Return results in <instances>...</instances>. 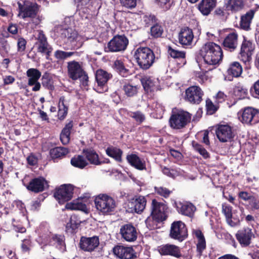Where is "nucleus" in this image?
I'll return each instance as SVG.
<instances>
[{
  "label": "nucleus",
  "mask_w": 259,
  "mask_h": 259,
  "mask_svg": "<svg viewBox=\"0 0 259 259\" xmlns=\"http://www.w3.org/2000/svg\"><path fill=\"white\" fill-rule=\"evenodd\" d=\"M141 82L147 92H154L161 89L159 80L157 78L146 76L141 79Z\"/></svg>",
  "instance_id": "nucleus-22"
},
{
  "label": "nucleus",
  "mask_w": 259,
  "mask_h": 259,
  "mask_svg": "<svg viewBox=\"0 0 259 259\" xmlns=\"http://www.w3.org/2000/svg\"><path fill=\"white\" fill-rule=\"evenodd\" d=\"M37 33L36 45L47 42V38L42 30H38Z\"/></svg>",
  "instance_id": "nucleus-59"
},
{
  "label": "nucleus",
  "mask_w": 259,
  "mask_h": 259,
  "mask_svg": "<svg viewBox=\"0 0 259 259\" xmlns=\"http://www.w3.org/2000/svg\"><path fill=\"white\" fill-rule=\"evenodd\" d=\"M238 45V35L236 32H233L228 34L223 41L224 47L233 51L235 50Z\"/></svg>",
  "instance_id": "nucleus-30"
},
{
  "label": "nucleus",
  "mask_w": 259,
  "mask_h": 259,
  "mask_svg": "<svg viewBox=\"0 0 259 259\" xmlns=\"http://www.w3.org/2000/svg\"><path fill=\"white\" fill-rule=\"evenodd\" d=\"M215 134L221 142H229L234 136L231 127L228 125H220L216 130Z\"/></svg>",
  "instance_id": "nucleus-16"
},
{
  "label": "nucleus",
  "mask_w": 259,
  "mask_h": 259,
  "mask_svg": "<svg viewBox=\"0 0 259 259\" xmlns=\"http://www.w3.org/2000/svg\"><path fill=\"white\" fill-rule=\"evenodd\" d=\"M126 159L128 163L137 169L143 170L146 169L145 160L137 154L132 153L126 155Z\"/></svg>",
  "instance_id": "nucleus-27"
},
{
  "label": "nucleus",
  "mask_w": 259,
  "mask_h": 259,
  "mask_svg": "<svg viewBox=\"0 0 259 259\" xmlns=\"http://www.w3.org/2000/svg\"><path fill=\"white\" fill-rule=\"evenodd\" d=\"M203 92L198 86L193 85L188 88L185 91V100L193 104H199L202 99Z\"/></svg>",
  "instance_id": "nucleus-10"
},
{
  "label": "nucleus",
  "mask_w": 259,
  "mask_h": 259,
  "mask_svg": "<svg viewBox=\"0 0 259 259\" xmlns=\"http://www.w3.org/2000/svg\"><path fill=\"white\" fill-rule=\"evenodd\" d=\"M48 186L47 182L42 177L32 179L29 183L27 188L32 192L38 193L44 190Z\"/></svg>",
  "instance_id": "nucleus-26"
},
{
  "label": "nucleus",
  "mask_w": 259,
  "mask_h": 259,
  "mask_svg": "<svg viewBox=\"0 0 259 259\" xmlns=\"http://www.w3.org/2000/svg\"><path fill=\"white\" fill-rule=\"evenodd\" d=\"M128 44V39L124 35L115 36L105 48L107 52H117L124 51Z\"/></svg>",
  "instance_id": "nucleus-6"
},
{
  "label": "nucleus",
  "mask_w": 259,
  "mask_h": 259,
  "mask_svg": "<svg viewBox=\"0 0 259 259\" xmlns=\"http://www.w3.org/2000/svg\"><path fill=\"white\" fill-rule=\"evenodd\" d=\"M158 250L163 255H171L177 257L181 256L180 248L173 244H166L158 247Z\"/></svg>",
  "instance_id": "nucleus-25"
},
{
  "label": "nucleus",
  "mask_w": 259,
  "mask_h": 259,
  "mask_svg": "<svg viewBox=\"0 0 259 259\" xmlns=\"http://www.w3.org/2000/svg\"><path fill=\"white\" fill-rule=\"evenodd\" d=\"M78 78L80 79L82 85L86 87L88 85L89 77L84 70L83 73L79 75Z\"/></svg>",
  "instance_id": "nucleus-63"
},
{
  "label": "nucleus",
  "mask_w": 259,
  "mask_h": 259,
  "mask_svg": "<svg viewBox=\"0 0 259 259\" xmlns=\"http://www.w3.org/2000/svg\"><path fill=\"white\" fill-rule=\"evenodd\" d=\"M106 153L108 156L114 158L116 161H122V151L121 149L116 147H110L106 149Z\"/></svg>",
  "instance_id": "nucleus-40"
},
{
  "label": "nucleus",
  "mask_w": 259,
  "mask_h": 259,
  "mask_svg": "<svg viewBox=\"0 0 259 259\" xmlns=\"http://www.w3.org/2000/svg\"><path fill=\"white\" fill-rule=\"evenodd\" d=\"M168 53L169 55L174 58L175 59H182L184 60L183 64L186 63L185 58L186 57V53L184 51H180L177 49H173L171 47H168Z\"/></svg>",
  "instance_id": "nucleus-48"
},
{
  "label": "nucleus",
  "mask_w": 259,
  "mask_h": 259,
  "mask_svg": "<svg viewBox=\"0 0 259 259\" xmlns=\"http://www.w3.org/2000/svg\"><path fill=\"white\" fill-rule=\"evenodd\" d=\"M130 117L134 118L135 121L139 123H141L145 120V115L140 111H136L134 112H131L129 114Z\"/></svg>",
  "instance_id": "nucleus-57"
},
{
  "label": "nucleus",
  "mask_w": 259,
  "mask_h": 259,
  "mask_svg": "<svg viewBox=\"0 0 259 259\" xmlns=\"http://www.w3.org/2000/svg\"><path fill=\"white\" fill-rule=\"evenodd\" d=\"M215 0H202L198 7L203 15H207L215 7Z\"/></svg>",
  "instance_id": "nucleus-33"
},
{
  "label": "nucleus",
  "mask_w": 259,
  "mask_h": 259,
  "mask_svg": "<svg viewBox=\"0 0 259 259\" xmlns=\"http://www.w3.org/2000/svg\"><path fill=\"white\" fill-rule=\"evenodd\" d=\"M69 152L68 149L65 147H57L50 150V154L52 159L61 158Z\"/></svg>",
  "instance_id": "nucleus-39"
},
{
  "label": "nucleus",
  "mask_w": 259,
  "mask_h": 259,
  "mask_svg": "<svg viewBox=\"0 0 259 259\" xmlns=\"http://www.w3.org/2000/svg\"><path fill=\"white\" fill-rule=\"evenodd\" d=\"M177 209L182 215L191 218L196 210V207L190 202H179L177 205Z\"/></svg>",
  "instance_id": "nucleus-29"
},
{
  "label": "nucleus",
  "mask_w": 259,
  "mask_h": 259,
  "mask_svg": "<svg viewBox=\"0 0 259 259\" xmlns=\"http://www.w3.org/2000/svg\"><path fill=\"white\" fill-rule=\"evenodd\" d=\"M150 107L157 115V118H161L164 111V107L157 102H153Z\"/></svg>",
  "instance_id": "nucleus-50"
},
{
  "label": "nucleus",
  "mask_w": 259,
  "mask_h": 259,
  "mask_svg": "<svg viewBox=\"0 0 259 259\" xmlns=\"http://www.w3.org/2000/svg\"><path fill=\"white\" fill-rule=\"evenodd\" d=\"M67 68L68 76L73 80L78 79L83 71L81 64L74 60L67 62Z\"/></svg>",
  "instance_id": "nucleus-20"
},
{
  "label": "nucleus",
  "mask_w": 259,
  "mask_h": 259,
  "mask_svg": "<svg viewBox=\"0 0 259 259\" xmlns=\"http://www.w3.org/2000/svg\"><path fill=\"white\" fill-rule=\"evenodd\" d=\"M114 254L120 259H133L137 257L132 247L116 245L113 248Z\"/></svg>",
  "instance_id": "nucleus-13"
},
{
  "label": "nucleus",
  "mask_w": 259,
  "mask_h": 259,
  "mask_svg": "<svg viewBox=\"0 0 259 259\" xmlns=\"http://www.w3.org/2000/svg\"><path fill=\"white\" fill-rule=\"evenodd\" d=\"M239 120L244 123L253 124L259 122V111L252 107L245 108L238 113Z\"/></svg>",
  "instance_id": "nucleus-7"
},
{
  "label": "nucleus",
  "mask_w": 259,
  "mask_h": 259,
  "mask_svg": "<svg viewBox=\"0 0 259 259\" xmlns=\"http://www.w3.org/2000/svg\"><path fill=\"white\" fill-rule=\"evenodd\" d=\"M36 45L37 46L38 52L46 54L47 56V58L48 59L53 51V48L48 44V41Z\"/></svg>",
  "instance_id": "nucleus-47"
},
{
  "label": "nucleus",
  "mask_w": 259,
  "mask_h": 259,
  "mask_svg": "<svg viewBox=\"0 0 259 259\" xmlns=\"http://www.w3.org/2000/svg\"><path fill=\"white\" fill-rule=\"evenodd\" d=\"M123 90L124 94L128 97H133L136 95L138 92L137 86L133 85L131 84H125L123 87Z\"/></svg>",
  "instance_id": "nucleus-49"
},
{
  "label": "nucleus",
  "mask_w": 259,
  "mask_h": 259,
  "mask_svg": "<svg viewBox=\"0 0 259 259\" xmlns=\"http://www.w3.org/2000/svg\"><path fill=\"white\" fill-rule=\"evenodd\" d=\"M169 235L172 239L183 241L187 236V230L184 223L180 221L174 222L171 225Z\"/></svg>",
  "instance_id": "nucleus-9"
},
{
  "label": "nucleus",
  "mask_w": 259,
  "mask_h": 259,
  "mask_svg": "<svg viewBox=\"0 0 259 259\" xmlns=\"http://www.w3.org/2000/svg\"><path fill=\"white\" fill-rule=\"evenodd\" d=\"M114 68L123 77H127L129 75V70L125 68L123 62L120 60L115 61Z\"/></svg>",
  "instance_id": "nucleus-46"
},
{
  "label": "nucleus",
  "mask_w": 259,
  "mask_h": 259,
  "mask_svg": "<svg viewBox=\"0 0 259 259\" xmlns=\"http://www.w3.org/2000/svg\"><path fill=\"white\" fill-rule=\"evenodd\" d=\"M146 198L143 196H135L128 203L131 211L138 213L143 212L146 205Z\"/></svg>",
  "instance_id": "nucleus-23"
},
{
  "label": "nucleus",
  "mask_w": 259,
  "mask_h": 259,
  "mask_svg": "<svg viewBox=\"0 0 259 259\" xmlns=\"http://www.w3.org/2000/svg\"><path fill=\"white\" fill-rule=\"evenodd\" d=\"M238 196L241 199L248 201L253 195L246 191H241L239 193Z\"/></svg>",
  "instance_id": "nucleus-62"
},
{
  "label": "nucleus",
  "mask_w": 259,
  "mask_h": 259,
  "mask_svg": "<svg viewBox=\"0 0 259 259\" xmlns=\"http://www.w3.org/2000/svg\"><path fill=\"white\" fill-rule=\"evenodd\" d=\"M195 235L198 239V243L197 244V250L198 252L199 255H201L202 251L205 249L206 242L204 237L200 230H196Z\"/></svg>",
  "instance_id": "nucleus-41"
},
{
  "label": "nucleus",
  "mask_w": 259,
  "mask_h": 259,
  "mask_svg": "<svg viewBox=\"0 0 259 259\" xmlns=\"http://www.w3.org/2000/svg\"><path fill=\"white\" fill-rule=\"evenodd\" d=\"M121 238L127 242H134L137 238V231L135 227L130 224L123 225L120 229Z\"/></svg>",
  "instance_id": "nucleus-17"
},
{
  "label": "nucleus",
  "mask_w": 259,
  "mask_h": 259,
  "mask_svg": "<svg viewBox=\"0 0 259 259\" xmlns=\"http://www.w3.org/2000/svg\"><path fill=\"white\" fill-rule=\"evenodd\" d=\"M82 222L77 215L73 214L70 217L69 222L66 225V229L70 233H73L78 228Z\"/></svg>",
  "instance_id": "nucleus-38"
},
{
  "label": "nucleus",
  "mask_w": 259,
  "mask_h": 259,
  "mask_svg": "<svg viewBox=\"0 0 259 259\" xmlns=\"http://www.w3.org/2000/svg\"><path fill=\"white\" fill-rule=\"evenodd\" d=\"M65 208L70 210H80L85 211L87 210L86 205L83 202L82 199H78L72 202L67 203Z\"/></svg>",
  "instance_id": "nucleus-37"
},
{
  "label": "nucleus",
  "mask_w": 259,
  "mask_h": 259,
  "mask_svg": "<svg viewBox=\"0 0 259 259\" xmlns=\"http://www.w3.org/2000/svg\"><path fill=\"white\" fill-rule=\"evenodd\" d=\"M73 189V186L70 184L63 185L56 189L54 197L59 203H64L72 198Z\"/></svg>",
  "instance_id": "nucleus-8"
},
{
  "label": "nucleus",
  "mask_w": 259,
  "mask_h": 259,
  "mask_svg": "<svg viewBox=\"0 0 259 259\" xmlns=\"http://www.w3.org/2000/svg\"><path fill=\"white\" fill-rule=\"evenodd\" d=\"M55 31L60 35L61 38L64 39V41L67 40L68 42H72L77 37V33L76 31L71 28L68 27L66 25H60L56 27Z\"/></svg>",
  "instance_id": "nucleus-15"
},
{
  "label": "nucleus",
  "mask_w": 259,
  "mask_h": 259,
  "mask_svg": "<svg viewBox=\"0 0 259 259\" xmlns=\"http://www.w3.org/2000/svg\"><path fill=\"white\" fill-rule=\"evenodd\" d=\"M71 164L74 167L83 168L88 164V162L83 156L78 155L71 158Z\"/></svg>",
  "instance_id": "nucleus-44"
},
{
  "label": "nucleus",
  "mask_w": 259,
  "mask_h": 259,
  "mask_svg": "<svg viewBox=\"0 0 259 259\" xmlns=\"http://www.w3.org/2000/svg\"><path fill=\"white\" fill-rule=\"evenodd\" d=\"M156 4L164 11L169 10L173 4V0H155Z\"/></svg>",
  "instance_id": "nucleus-54"
},
{
  "label": "nucleus",
  "mask_w": 259,
  "mask_h": 259,
  "mask_svg": "<svg viewBox=\"0 0 259 259\" xmlns=\"http://www.w3.org/2000/svg\"><path fill=\"white\" fill-rule=\"evenodd\" d=\"M41 80L44 87L48 89H52L53 87V80L49 73H45L42 76Z\"/></svg>",
  "instance_id": "nucleus-53"
},
{
  "label": "nucleus",
  "mask_w": 259,
  "mask_h": 259,
  "mask_svg": "<svg viewBox=\"0 0 259 259\" xmlns=\"http://www.w3.org/2000/svg\"><path fill=\"white\" fill-rule=\"evenodd\" d=\"M234 94L238 99H242L247 95V90L241 85H237L234 89Z\"/></svg>",
  "instance_id": "nucleus-52"
},
{
  "label": "nucleus",
  "mask_w": 259,
  "mask_h": 259,
  "mask_svg": "<svg viewBox=\"0 0 259 259\" xmlns=\"http://www.w3.org/2000/svg\"><path fill=\"white\" fill-rule=\"evenodd\" d=\"M134 57L140 68L147 70L155 61V55L153 52L148 47H139L134 53Z\"/></svg>",
  "instance_id": "nucleus-2"
},
{
  "label": "nucleus",
  "mask_w": 259,
  "mask_h": 259,
  "mask_svg": "<svg viewBox=\"0 0 259 259\" xmlns=\"http://www.w3.org/2000/svg\"><path fill=\"white\" fill-rule=\"evenodd\" d=\"M191 114L183 110L178 112H172L169 119L170 126L175 130H180L184 128L191 121Z\"/></svg>",
  "instance_id": "nucleus-4"
},
{
  "label": "nucleus",
  "mask_w": 259,
  "mask_h": 259,
  "mask_svg": "<svg viewBox=\"0 0 259 259\" xmlns=\"http://www.w3.org/2000/svg\"><path fill=\"white\" fill-rule=\"evenodd\" d=\"M84 153L90 163L99 165L101 164V162L100 161L99 158L98 154L94 150H87L84 151Z\"/></svg>",
  "instance_id": "nucleus-42"
},
{
  "label": "nucleus",
  "mask_w": 259,
  "mask_h": 259,
  "mask_svg": "<svg viewBox=\"0 0 259 259\" xmlns=\"http://www.w3.org/2000/svg\"><path fill=\"white\" fill-rule=\"evenodd\" d=\"M95 203L97 209L104 215L112 214L117 205L115 199L106 194H101L97 196Z\"/></svg>",
  "instance_id": "nucleus-3"
},
{
  "label": "nucleus",
  "mask_w": 259,
  "mask_h": 259,
  "mask_svg": "<svg viewBox=\"0 0 259 259\" xmlns=\"http://www.w3.org/2000/svg\"><path fill=\"white\" fill-rule=\"evenodd\" d=\"M166 206L164 204L158 202L155 199L152 200L151 215L156 220L162 221L166 219Z\"/></svg>",
  "instance_id": "nucleus-18"
},
{
  "label": "nucleus",
  "mask_w": 259,
  "mask_h": 259,
  "mask_svg": "<svg viewBox=\"0 0 259 259\" xmlns=\"http://www.w3.org/2000/svg\"><path fill=\"white\" fill-rule=\"evenodd\" d=\"M253 235L252 230L247 227L238 231L236 237L242 246L246 247L250 244Z\"/></svg>",
  "instance_id": "nucleus-19"
},
{
  "label": "nucleus",
  "mask_w": 259,
  "mask_h": 259,
  "mask_svg": "<svg viewBox=\"0 0 259 259\" xmlns=\"http://www.w3.org/2000/svg\"><path fill=\"white\" fill-rule=\"evenodd\" d=\"M254 14V11L250 10L241 18L240 27L245 30H248L250 29V25L251 20Z\"/></svg>",
  "instance_id": "nucleus-34"
},
{
  "label": "nucleus",
  "mask_w": 259,
  "mask_h": 259,
  "mask_svg": "<svg viewBox=\"0 0 259 259\" xmlns=\"http://www.w3.org/2000/svg\"><path fill=\"white\" fill-rule=\"evenodd\" d=\"M73 127L72 121H69L66 124L60 134V140L63 144L65 145L69 143L70 140V132Z\"/></svg>",
  "instance_id": "nucleus-35"
},
{
  "label": "nucleus",
  "mask_w": 259,
  "mask_h": 259,
  "mask_svg": "<svg viewBox=\"0 0 259 259\" xmlns=\"http://www.w3.org/2000/svg\"><path fill=\"white\" fill-rule=\"evenodd\" d=\"M206 106L207 110L211 113H214L217 110V108L214 106L211 100L208 99L206 101Z\"/></svg>",
  "instance_id": "nucleus-64"
},
{
  "label": "nucleus",
  "mask_w": 259,
  "mask_h": 259,
  "mask_svg": "<svg viewBox=\"0 0 259 259\" xmlns=\"http://www.w3.org/2000/svg\"><path fill=\"white\" fill-rule=\"evenodd\" d=\"M192 145L194 149L199 152L200 154L203 157V158H207L209 157V153L201 145L195 142H192Z\"/></svg>",
  "instance_id": "nucleus-55"
},
{
  "label": "nucleus",
  "mask_w": 259,
  "mask_h": 259,
  "mask_svg": "<svg viewBox=\"0 0 259 259\" xmlns=\"http://www.w3.org/2000/svg\"><path fill=\"white\" fill-rule=\"evenodd\" d=\"M19 14L18 16L22 19L26 18H34L37 15L39 10V6L35 3L29 1H25L23 3L18 2Z\"/></svg>",
  "instance_id": "nucleus-5"
},
{
  "label": "nucleus",
  "mask_w": 259,
  "mask_h": 259,
  "mask_svg": "<svg viewBox=\"0 0 259 259\" xmlns=\"http://www.w3.org/2000/svg\"><path fill=\"white\" fill-rule=\"evenodd\" d=\"M194 34L191 29L186 27L181 29L179 34V42L184 47L192 45Z\"/></svg>",
  "instance_id": "nucleus-24"
},
{
  "label": "nucleus",
  "mask_w": 259,
  "mask_h": 259,
  "mask_svg": "<svg viewBox=\"0 0 259 259\" xmlns=\"http://www.w3.org/2000/svg\"><path fill=\"white\" fill-rule=\"evenodd\" d=\"M225 6L227 11L236 13L244 8V0H226Z\"/></svg>",
  "instance_id": "nucleus-32"
},
{
  "label": "nucleus",
  "mask_w": 259,
  "mask_h": 259,
  "mask_svg": "<svg viewBox=\"0 0 259 259\" xmlns=\"http://www.w3.org/2000/svg\"><path fill=\"white\" fill-rule=\"evenodd\" d=\"M163 30L161 26L156 24L151 28V34L154 37L157 38L161 36Z\"/></svg>",
  "instance_id": "nucleus-56"
},
{
  "label": "nucleus",
  "mask_w": 259,
  "mask_h": 259,
  "mask_svg": "<svg viewBox=\"0 0 259 259\" xmlns=\"http://www.w3.org/2000/svg\"><path fill=\"white\" fill-rule=\"evenodd\" d=\"M200 54L204 62L215 68L223 58V52L220 46L214 42L206 43L200 50Z\"/></svg>",
  "instance_id": "nucleus-1"
},
{
  "label": "nucleus",
  "mask_w": 259,
  "mask_h": 259,
  "mask_svg": "<svg viewBox=\"0 0 259 259\" xmlns=\"http://www.w3.org/2000/svg\"><path fill=\"white\" fill-rule=\"evenodd\" d=\"M26 41L23 38H18L17 41V47L18 52H23L26 48Z\"/></svg>",
  "instance_id": "nucleus-60"
},
{
  "label": "nucleus",
  "mask_w": 259,
  "mask_h": 259,
  "mask_svg": "<svg viewBox=\"0 0 259 259\" xmlns=\"http://www.w3.org/2000/svg\"><path fill=\"white\" fill-rule=\"evenodd\" d=\"M80 247L84 251L91 252L99 244V239L97 236L92 237H82L80 240Z\"/></svg>",
  "instance_id": "nucleus-21"
},
{
  "label": "nucleus",
  "mask_w": 259,
  "mask_h": 259,
  "mask_svg": "<svg viewBox=\"0 0 259 259\" xmlns=\"http://www.w3.org/2000/svg\"><path fill=\"white\" fill-rule=\"evenodd\" d=\"M121 3L128 8H134L136 6L137 0H120Z\"/></svg>",
  "instance_id": "nucleus-61"
},
{
  "label": "nucleus",
  "mask_w": 259,
  "mask_h": 259,
  "mask_svg": "<svg viewBox=\"0 0 259 259\" xmlns=\"http://www.w3.org/2000/svg\"><path fill=\"white\" fill-rule=\"evenodd\" d=\"M248 202L247 206L251 210L259 209V198L257 195H253L248 201Z\"/></svg>",
  "instance_id": "nucleus-51"
},
{
  "label": "nucleus",
  "mask_w": 259,
  "mask_h": 259,
  "mask_svg": "<svg viewBox=\"0 0 259 259\" xmlns=\"http://www.w3.org/2000/svg\"><path fill=\"white\" fill-rule=\"evenodd\" d=\"M254 48V45L252 42L244 37L241 46L240 52V59L245 63L250 62L251 60V56Z\"/></svg>",
  "instance_id": "nucleus-11"
},
{
  "label": "nucleus",
  "mask_w": 259,
  "mask_h": 259,
  "mask_svg": "<svg viewBox=\"0 0 259 259\" xmlns=\"http://www.w3.org/2000/svg\"><path fill=\"white\" fill-rule=\"evenodd\" d=\"M242 70L241 64L238 62L235 61L230 63L227 69V72L229 75L237 77L241 74Z\"/></svg>",
  "instance_id": "nucleus-36"
},
{
  "label": "nucleus",
  "mask_w": 259,
  "mask_h": 259,
  "mask_svg": "<svg viewBox=\"0 0 259 259\" xmlns=\"http://www.w3.org/2000/svg\"><path fill=\"white\" fill-rule=\"evenodd\" d=\"M48 244L61 250L65 248V237L63 235L52 234L49 237Z\"/></svg>",
  "instance_id": "nucleus-31"
},
{
  "label": "nucleus",
  "mask_w": 259,
  "mask_h": 259,
  "mask_svg": "<svg viewBox=\"0 0 259 259\" xmlns=\"http://www.w3.org/2000/svg\"><path fill=\"white\" fill-rule=\"evenodd\" d=\"M222 212L225 215L227 224L231 227H234L239 224V219L232 217V207L229 204H222Z\"/></svg>",
  "instance_id": "nucleus-28"
},
{
  "label": "nucleus",
  "mask_w": 259,
  "mask_h": 259,
  "mask_svg": "<svg viewBox=\"0 0 259 259\" xmlns=\"http://www.w3.org/2000/svg\"><path fill=\"white\" fill-rule=\"evenodd\" d=\"M112 77L111 73L102 69L98 70L96 73V79L98 83L97 91L100 93L107 91V82Z\"/></svg>",
  "instance_id": "nucleus-12"
},
{
  "label": "nucleus",
  "mask_w": 259,
  "mask_h": 259,
  "mask_svg": "<svg viewBox=\"0 0 259 259\" xmlns=\"http://www.w3.org/2000/svg\"><path fill=\"white\" fill-rule=\"evenodd\" d=\"M155 191L157 194L164 197H167L170 194V191L166 189V188L160 187H155Z\"/></svg>",
  "instance_id": "nucleus-58"
},
{
  "label": "nucleus",
  "mask_w": 259,
  "mask_h": 259,
  "mask_svg": "<svg viewBox=\"0 0 259 259\" xmlns=\"http://www.w3.org/2000/svg\"><path fill=\"white\" fill-rule=\"evenodd\" d=\"M65 102L64 97H61L59 99L58 112V118L60 120L64 119L67 114L68 108L65 106Z\"/></svg>",
  "instance_id": "nucleus-45"
},
{
  "label": "nucleus",
  "mask_w": 259,
  "mask_h": 259,
  "mask_svg": "<svg viewBox=\"0 0 259 259\" xmlns=\"http://www.w3.org/2000/svg\"><path fill=\"white\" fill-rule=\"evenodd\" d=\"M55 57L59 60H65L72 56L77 57L80 56L79 53L77 52H65L61 50H57L54 53Z\"/></svg>",
  "instance_id": "nucleus-43"
},
{
  "label": "nucleus",
  "mask_w": 259,
  "mask_h": 259,
  "mask_svg": "<svg viewBox=\"0 0 259 259\" xmlns=\"http://www.w3.org/2000/svg\"><path fill=\"white\" fill-rule=\"evenodd\" d=\"M26 75L28 77V85L29 86H33L32 88V91L33 92L39 91L41 85L38 82V79L41 76V72L37 69L30 68L27 70Z\"/></svg>",
  "instance_id": "nucleus-14"
}]
</instances>
